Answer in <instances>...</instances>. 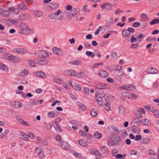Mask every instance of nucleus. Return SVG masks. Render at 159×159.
I'll list each match as a JSON object with an SVG mask.
<instances>
[{"mask_svg":"<svg viewBox=\"0 0 159 159\" xmlns=\"http://www.w3.org/2000/svg\"><path fill=\"white\" fill-rule=\"evenodd\" d=\"M59 4L56 2H51L48 6L49 10L55 9L57 8L59 6Z\"/></svg>","mask_w":159,"mask_h":159,"instance_id":"6","label":"nucleus"},{"mask_svg":"<svg viewBox=\"0 0 159 159\" xmlns=\"http://www.w3.org/2000/svg\"><path fill=\"white\" fill-rule=\"evenodd\" d=\"M142 125H147L148 126H151V121L147 119H142L140 121Z\"/></svg>","mask_w":159,"mask_h":159,"instance_id":"5","label":"nucleus"},{"mask_svg":"<svg viewBox=\"0 0 159 159\" xmlns=\"http://www.w3.org/2000/svg\"><path fill=\"white\" fill-rule=\"evenodd\" d=\"M35 61L37 64L41 65H45L47 63V60L45 59H43L42 60L36 59L35 60Z\"/></svg>","mask_w":159,"mask_h":159,"instance_id":"12","label":"nucleus"},{"mask_svg":"<svg viewBox=\"0 0 159 159\" xmlns=\"http://www.w3.org/2000/svg\"><path fill=\"white\" fill-rule=\"evenodd\" d=\"M140 23L138 22H136L133 24V26L135 27H137L140 26Z\"/></svg>","mask_w":159,"mask_h":159,"instance_id":"64","label":"nucleus"},{"mask_svg":"<svg viewBox=\"0 0 159 159\" xmlns=\"http://www.w3.org/2000/svg\"><path fill=\"white\" fill-rule=\"evenodd\" d=\"M36 73L37 76L41 78L44 79L46 77L45 74L42 71H37Z\"/></svg>","mask_w":159,"mask_h":159,"instance_id":"19","label":"nucleus"},{"mask_svg":"<svg viewBox=\"0 0 159 159\" xmlns=\"http://www.w3.org/2000/svg\"><path fill=\"white\" fill-rule=\"evenodd\" d=\"M81 88L79 84H77L75 85V89L77 91H80Z\"/></svg>","mask_w":159,"mask_h":159,"instance_id":"63","label":"nucleus"},{"mask_svg":"<svg viewBox=\"0 0 159 159\" xmlns=\"http://www.w3.org/2000/svg\"><path fill=\"white\" fill-rule=\"evenodd\" d=\"M78 143L83 147H85L87 145V143L85 140L82 139H80L78 140Z\"/></svg>","mask_w":159,"mask_h":159,"instance_id":"23","label":"nucleus"},{"mask_svg":"<svg viewBox=\"0 0 159 159\" xmlns=\"http://www.w3.org/2000/svg\"><path fill=\"white\" fill-rule=\"evenodd\" d=\"M150 139L148 138L143 139L142 140V143L143 144H148L151 141Z\"/></svg>","mask_w":159,"mask_h":159,"instance_id":"32","label":"nucleus"},{"mask_svg":"<svg viewBox=\"0 0 159 159\" xmlns=\"http://www.w3.org/2000/svg\"><path fill=\"white\" fill-rule=\"evenodd\" d=\"M147 71L148 73L152 74H155L158 72L157 70L155 68L153 67H150L147 68Z\"/></svg>","mask_w":159,"mask_h":159,"instance_id":"9","label":"nucleus"},{"mask_svg":"<svg viewBox=\"0 0 159 159\" xmlns=\"http://www.w3.org/2000/svg\"><path fill=\"white\" fill-rule=\"evenodd\" d=\"M61 140V137H60V140ZM60 147H61L62 148L67 149L69 148V146L68 143L64 141H61L60 140Z\"/></svg>","mask_w":159,"mask_h":159,"instance_id":"7","label":"nucleus"},{"mask_svg":"<svg viewBox=\"0 0 159 159\" xmlns=\"http://www.w3.org/2000/svg\"><path fill=\"white\" fill-rule=\"evenodd\" d=\"M5 57L6 59L12 60V59L14 57V56L11 54L7 53L5 55Z\"/></svg>","mask_w":159,"mask_h":159,"instance_id":"36","label":"nucleus"},{"mask_svg":"<svg viewBox=\"0 0 159 159\" xmlns=\"http://www.w3.org/2000/svg\"><path fill=\"white\" fill-rule=\"evenodd\" d=\"M82 62L80 60H76L75 61H70L69 62V63L71 65H80Z\"/></svg>","mask_w":159,"mask_h":159,"instance_id":"16","label":"nucleus"},{"mask_svg":"<svg viewBox=\"0 0 159 159\" xmlns=\"http://www.w3.org/2000/svg\"><path fill=\"white\" fill-rule=\"evenodd\" d=\"M39 102V101L36 99H33L30 101V103L33 105H37Z\"/></svg>","mask_w":159,"mask_h":159,"instance_id":"46","label":"nucleus"},{"mask_svg":"<svg viewBox=\"0 0 159 159\" xmlns=\"http://www.w3.org/2000/svg\"><path fill=\"white\" fill-rule=\"evenodd\" d=\"M135 115L138 118H141L142 116V114L141 113V112L139 111V110H137L136 111Z\"/></svg>","mask_w":159,"mask_h":159,"instance_id":"31","label":"nucleus"},{"mask_svg":"<svg viewBox=\"0 0 159 159\" xmlns=\"http://www.w3.org/2000/svg\"><path fill=\"white\" fill-rule=\"evenodd\" d=\"M53 52L56 54H59L60 52V49L58 48L54 47L53 49Z\"/></svg>","mask_w":159,"mask_h":159,"instance_id":"47","label":"nucleus"},{"mask_svg":"<svg viewBox=\"0 0 159 159\" xmlns=\"http://www.w3.org/2000/svg\"><path fill=\"white\" fill-rule=\"evenodd\" d=\"M99 75L101 77L104 78L107 76L108 75L107 72L104 70L99 71L98 72Z\"/></svg>","mask_w":159,"mask_h":159,"instance_id":"15","label":"nucleus"},{"mask_svg":"<svg viewBox=\"0 0 159 159\" xmlns=\"http://www.w3.org/2000/svg\"><path fill=\"white\" fill-rule=\"evenodd\" d=\"M60 118H58L55 120L53 126L57 131L60 130Z\"/></svg>","mask_w":159,"mask_h":159,"instance_id":"4","label":"nucleus"},{"mask_svg":"<svg viewBox=\"0 0 159 159\" xmlns=\"http://www.w3.org/2000/svg\"><path fill=\"white\" fill-rule=\"evenodd\" d=\"M74 16L73 13L68 12L67 15V19L68 20H70Z\"/></svg>","mask_w":159,"mask_h":159,"instance_id":"41","label":"nucleus"},{"mask_svg":"<svg viewBox=\"0 0 159 159\" xmlns=\"http://www.w3.org/2000/svg\"><path fill=\"white\" fill-rule=\"evenodd\" d=\"M12 60H13L14 61L15 63H18L20 61V58L18 57L14 56V57L12 59Z\"/></svg>","mask_w":159,"mask_h":159,"instance_id":"58","label":"nucleus"},{"mask_svg":"<svg viewBox=\"0 0 159 159\" xmlns=\"http://www.w3.org/2000/svg\"><path fill=\"white\" fill-rule=\"evenodd\" d=\"M122 34L123 38H126L128 37L130 34L127 29L124 30L122 32Z\"/></svg>","mask_w":159,"mask_h":159,"instance_id":"18","label":"nucleus"},{"mask_svg":"<svg viewBox=\"0 0 159 159\" xmlns=\"http://www.w3.org/2000/svg\"><path fill=\"white\" fill-rule=\"evenodd\" d=\"M112 5L109 3H106V8L107 10H110L111 8Z\"/></svg>","mask_w":159,"mask_h":159,"instance_id":"59","label":"nucleus"},{"mask_svg":"<svg viewBox=\"0 0 159 159\" xmlns=\"http://www.w3.org/2000/svg\"><path fill=\"white\" fill-rule=\"evenodd\" d=\"M145 34H141L139 35L138 38L139 39V42H140L145 37Z\"/></svg>","mask_w":159,"mask_h":159,"instance_id":"51","label":"nucleus"},{"mask_svg":"<svg viewBox=\"0 0 159 159\" xmlns=\"http://www.w3.org/2000/svg\"><path fill=\"white\" fill-rule=\"evenodd\" d=\"M142 139V137L141 135H136L135 136L134 140L135 141H139L140 140H141Z\"/></svg>","mask_w":159,"mask_h":159,"instance_id":"56","label":"nucleus"},{"mask_svg":"<svg viewBox=\"0 0 159 159\" xmlns=\"http://www.w3.org/2000/svg\"><path fill=\"white\" fill-rule=\"evenodd\" d=\"M34 14L37 17H40L42 15V12L39 11H35L34 12Z\"/></svg>","mask_w":159,"mask_h":159,"instance_id":"49","label":"nucleus"},{"mask_svg":"<svg viewBox=\"0 0 159 159\" xmlns=\"http://www.w3.org/2000/svg\"><path fill=\"white\" fill-rule=\"evenodd\" d=\"M98 114V110L96 109H93L90 111V115L93 117L96 116Z\"/></svg>","mask_w":159,"mask_h":159,"instance_id":"27","label":"nucleus"},{"mask_svg":"<svg viewBox=\"0 0 159 159\" xmlns=\"http://www.w3.org/2000/svg\"><path fill=\"white\" fill-rule=\"evenodd\" d=\"M153 113L155 116L159 118V111L155 110L153 112Z\"/></svg>","mask_w":159,"mask_h":159,"instance_id":"52","label":"nucleus"},{"mask_svg":"<svg viewBox=\"0 0 159 159\" xmlns=\"http://www.w3.org/2000/svg\"><path fill=\"white\" fill-rule=\"evenodd\" d=\"M16 119L18 120V121H19V123H20V124H21L27 126H29V124L28 122L24 121L22 119L20 118L19 116H16Z\"/></svg>","mask_w":159,"mask_h":159,"instance_id":"10","label":"nucleus"},{"mask_svg":"<svg viewBox=\"0 0 159 159\" xmlns=\"http://www.w3.org/2000/svg\"><path fill=\"white\" fill-rule=\"evenodd\" d=\"M145 109L151 112H153L155 110L154 109L153 107H151L149 106L146 105L145 106Z\"/></svg>","mask_w":159,"mask_h":159,"instance_id":"48","label":"nucleus"},{"mask_svg":"<svg viewBox=\"0 0 159 159\" xmlns=\"http://www.w3.org/2000/svg\"><path fill=\"white\" fill-rule=\"evenodd\" d=\"M17 7L19 9L23 10H25L27 9L26 6L21 4H18Z\"/></svg>","mask_w":159,"mask_h":159,"instance_id":"39","label":"nucleus"},{"mask_svg":"<svg viewBox=\"0 0 159 159\" xmlns=\"http://www.w3.org/2000/svg\"><path fill=\"white\" fill-rule=\"evenodd\" d=\"M91 153L92 154L96 156H100V153L98 150L95 149H93L91 150Z\"/></svg>","mask_w":159,"mask_h":159,"instance_id":"28","label":"nucleus"},{"mask_svg":"<svg viewBox=\"0 0 159 159\" xmlns=\"http://www.w3.org/2000/svg\"><path fill=\"white\" fill-rule=\"evenodd\" d=\"M141 20L143 21L147 22L149 20L147 15L145 13H144L142 14L141 15Z\"/></svg>","mask_w":159,"mask_h":159,"instance_id":"21","label":"nucleus"},{"mask_svg":"<svg viewBox=\"0 0 159 159\" xmlns=\"http://www.w3.org/2000/svg\"><path fill=\"white\" fill-rule=\"evenodd\" d=\"M0 69L5 71L8 69V68L6 66L1 63H0Z\"/></svg>","mask_w":159,"mask_h":159,"instance_id":"43","label":"nucleus"},{"mask_svg":"<svg viewBox=\"0 0 159 159\" xmlns=\"http://www.w3.org/2000/svg\"><path fill=\"white\" fill-rule=\"evenodd\" d=\"M20 134H21V139L25 141H28L29 140V138L28 137L27 135H26L24 133L22 132H20Z\"/></svg>","mask_w":159,"mask_h":159,"instance_id":"22","label":"nucleus"},{"mask_svg":"<svg viewBox=\"0 0 159 159\" xmlns=\"http://www.w3.org/2000/svg\"><path fill=\"white\" fill-rule=\"evenodd\" d=\"M158 23H159V19L155 18L150 21L149 24L150 25H152Z\"/></svg>","mask_w":159,"mask_h":159,"instance_id":"34","label":"nucleus"},{"mask_svg":"<svg viewBox=\"0 0 159 159\" xmlns=\"http://www.w3.org/2000/svg\"><path fill=\"white\" fill-rule=\"evenodd\" d=\"M111 128L115 132V133L118 134L119 133V130L116 127L112 126H111Z\"/></svg>","mask_w":159,"mask_h":159,"instance_id":"57","label":"nucleus"},{"mask_svg":"<svg viewBox=\"0 0 159 159\" xmlns=\"http://www.w3.org/2000/svg\"><path fill=\"white\" fill-rule=\"evenodd\" d=\"M82 10L85 12H90V10L87 8V6L86 5L83 6Z\"/></svg>","mask_w":159,"mask_h":159,"instance_id":"54","label":"nucleus"},{"mask_svg":"<svg viewBox=\"0 0 159 159\" xmlns=\"http://www.w3.org/2000/svg\"><path fill=\"white\" fill-rule=\"evenodd\" d=\"M9 10L12 11L13 14L16 15L19 12V10L18 8H14L13 7H9Z\"/></svg>","mask_w":159,"mask_h":159,"instance_id":"20","label":"nucleus"},{"mask_svg":"<svg viewBox=\"0 0 159 159\" xmlns=\"http://www.w3.org/2000/svg\"><path fill=\"white\" fill-rule=\"evenodd\" d=\"M80 9L79 8H73L71 11V13H73V15L75 16L76 15L80 12Z\"/></svg>","mask_w":159,"mask_h":159,"instance_id":"33","label":"nucleus"},{"mask_svg":"<svg viewBox=\"0 0 159 159\" xmlns=\"http://www.w3.org/2000/svg\"><path fill=\"white\" fill-rule=\"evenodd\" d=\"M128 97L130 98L135 99L137 98V96L135 94H132V93H130Z\"/></svg>","mask_w":159,"mask_h":159,"instance_id":"53","label":"nucleus"},{"mask_svg":"<svg viewBox=\"0 0 159 159\" xmlns=\"http://www.w3.org/2000/svg\"><path fill=\"white\" fill-rule=\"evenodd\" d=\"M20 18L22 20H27L30 18V16L28 14H23L20 15Z\"/></svg>","mask_w":159,"mask_h":159,"instance_id":"14","label":"nucleus"},{"mask_svg":"<svg viewBox=\"0 0 159 159\" xmlns=\"http://www.w3.org/2000/svg\"><path fill=\"white\" fill-rule=\"evenodd\" d=\"M100 149L101 152L103 154L107 153L108 152V150L106 146H101L100 148Z\"/></svg>","mask_w":159,"mask_h":159,"instance_id":"26","label":"nucleus"},{"mask_svg":"<svg viewBox=\"0 0 159 159\" xmlns=\"http://www.w3.org/2000/svg\"><path fill=\"white\" fill-rule=\"evenodd\" d=\"M42 149L40 147H38L36 148L35 151V152L37 155H39L42 152Z\"/></svg>","mask_w":159,"mask_h":159,"instance_id":"40","label":"nucleus"},{"mask_svg":"<svg viewBox=\"0 0 159 159\" xmlns=\"http://www.w3.org/2000/svg\"><path fill=\"white\" fill-rule=\"evenodd\" d=\"M38 54L40 57L45 58L48 56L47 52L44 51H40L39 52Z\"/></svg>","mask_w":159,"mask_h":159,"instance_id":"13","label":"nucleus"},{"mask_svg":"<svg viewBox=\"0 0 159 159\" xmlns=\"http://www.w3.org/2000/svg\"><path fill=\"white\" fill-rule=\"evenodd\" d=\"M57 112V111H50L48 113V117L50 118H52L53 117L55 116H57L56 115V113Z\"/></svg>","mask_w":159,"mask_h":159,"instance_id":"37","label":"nucleus"},{"mask_svg":"<svg viewBox=\"0 0 159 159\" xmlns=\"http://www.w3.org/2000/svg\"><path fill=\"white\" fill-rule=\"evenodd\" d=\"M96 89H105L107 88V86L106 85L103 83H99L96 84L95 86Z\"/></svg>","mask_w":159,"mask_h":159,"instance_id":"11","label":"nucleus"},{"mask_svg":"<svg viewBox=\"0 0 159 159\" xmlns=\"http://www.w3.org/2000/svg\"><path fill=\"white\" fill-rule=\"evenodd\" d=\"M20 48H14L12 49V52L15 53H17L19 54V52L20 51Z\"/></svg>","mask_w":159,"mask_h":159,"instance_id":"50","label":"nucleus"},{"mask_svg":"<svg viewBox=\"0 0 159 159\" xmlns=\"http://www.w3.org/2000/svg\"><path fill=\"white\" fill-rule=\"evenodd\" d=\"M85 54L88 56L91 57L92 58H93L94 56V54H93L92 52L89 51H86Z\"/></svg>","mask_w":159,"mask_h":159,"instance_id":"45","label":"nucleus"},{"mask_svg":"<svg viewBox=\"0 0 159 159\" xmlns=\"http://www.w3.org/2000/svg\"><path fill=\"white\" fill-rule=\"evenodd\" d=\"M0 13L3 15L5 16H8L10 15V12L8 11H5L4 10H0Z\"/></svg>","mask_w":159,"mask_h":159,"instance_id":"25","label":"nucleus"},{"mask_svg":"<svg viewBox=\"0 0 159 159\" xmlns=\"http://www.w3.org/2000/svg\"><path fill=\"white\" fill-rule=\"evenodd\" d=\"M123 11L121 10L120 8H117L116 9L115 12V15H118L119 13H122Z\"/></svg>","mask_w":159,"mask_h":159,"instance_id":"62","label":"nucleus"},{"mask_svg":"<svg viewBox=\"0 0 159 159\" xmlns=\"http://www.w3.org/2000/svg\"><path fill=\"white\" fill-rule=\"evenodd\" d=\"M105 105L107 106V105H110L109 102L110 101V100L107 97L105 98Z\"/></svg>","mask_w":159,"mask_h":159,"instance_id":"60","label":"nucleus"},{"mask_svg":"<svg viewBox=\"0 0 159 159\" xmlns=\"http://www.w3.org/2000/svg\"><path fill=\"white\" fill-rule=\"evenodd\" d=\"M44 126L46 129H51L52 127V125L51 124H45L44 125Z\"/></svg>","mask_w":159,"mask_h":159,"instance_id":"55","label":"nucleus"},{"mask_svg":"<svg viewBox=\"0 0 159 159\" xmlns=\"http://www.w3.org/2000/svg\"><path fill=\"white\" fill-rule=\"evenodd\" d=\"M113 19L112 18H111L108 19L105 24V26L108 27L110 25V24L113 22Z\"/></svg>","mask_w":159,"mask_h":159,"instance_id":"30","label":"nucleus"},{"mask_svg":"<svg viewBox=\"0 0 159 159\" xmlns=\"http://www.w3.org/2000/svg\"><path fill=\"white\" fill-rule=\"evenodd\" d=\"M12 104L14 105V107L16 108H19L21 107V104L20 102L17 101H14L12 103Z\"/></svg>","mask_w":159,"mask_h":159,"instance_id":"24","label":"nucleus"},{"mask_svg":"<svg viewBox=\"0 0 159 159\" xmlns=\"http://www.w3.org/2000/svg\"><path fill=\"white\" fill-rule=\"evenodd\" d=\"M139 122H140V121L138 118L134 119L132 121V123L135 125H138Z\"/></svg>","mask_w":159,"mask_h":159,"instance_id":"42","label":"nucleus"},{"mask_svg":"<svg viewBox=\"0 0 159 159\" xmlns=\"http://www.w3.org/2000/svg\"><path fill=\"white\" fill-rule=\"evenodd\" d=\"M20 33L25 35L29 34L30 33V31L28 26L25 23H22L20 25Z\"/></svg>","mask_w":159,"mask_h":159,"instance_id":"1","label":"nucleus"},{"mask_svg":"<svg viewBox=\"0 0 159 159\" xmlns=\"http://www.w3.org/2000/svg\"><path fill=\"white\" fill-rule=\"evenodd\" d=\"M93 137V135L86 132L85 134V136L84 137L88 140H89L90 139H92Z\"/></svg>","mask_w":159,"mask_h":159,"instance_id":"38","label":"nucleus"},{"mask_svg":"<svg viewBox=\"0 0 159 159\" xmlns=\"http://www.w3.org/2000/svg\"><path fill=\"white\" fill-rule=\"evenodd\" d=\"M20 50L19 54H25L27 52L26 50L23 48H20Z\"/></svg>","mask_w":159,"mask_h":159,"instance_id":"44","label":"nucleus"},{"mask_svg":"<svg viewBox=\"0 0 159 159\" xmlns=\"http://www.w3.org/2000/svg\"><path fill=\"white\" fill-rule=\"evenodd\" d=\"M94 135L96 136V138L97 139H99L101 138V134L98 132H96L94 134Z\"/></svg>","mask_w":159,"mask_h":159,"instance_id":"61","label":"nucleus"},{"mask_svg":"<svg viewBox=\"0 0 159 159\" xmlns=\"http://www.w3.org/2000/svg\"><path fill=\"white\" fill-rule=\"evenodd\" d=\"M76 72L72 69L67 70L65 71V74L67 75L74 76L76 75Z\"/></svg>","mask_w":159,"mask_h":159,"instance_id":"8","label":"nucleus"},{"mask_svg":"<svg viewBox=\"0 0 159 159\" xmlns=\"http://www.w3.org/2000/svg\"><path fill=\"white\" fill-rule=\"evenodd\" d=\"M20 73L21 74V75H22V76H26L29 74V72L28 70L25 69L22 70L21 71Z\"/></svg>","mask_w":159,"mask_h":159,"instance_id":"35","label":"nucleus"},{"mask_svg":"<svg viewBox=\"0 0 159 159\" xmlns=\"http://www.w3.org/2000/svg\"><path fill=\"white\" fill-rule=\"evenodd\" d=\"M135 89L134 86L132 84H125V90L132 91Z\"/></svg>","mask_w":159,"mask_h":159,"instance_id":"17","label":"nucleus"},{"mask_svg":"<svg viewBox=\"0 0 159 159\" xmlns=\"http://www.w3.org/2000/svg\"><path fill=\"white\" fill-rule=\"evenodd\" d=\"M125 112V110L124 107L120 105L119 107V113L122 115H124Z\"/></svg>","mask_w":159,"mask_h":159,"instance_id":"29","label":"nucleus"},{"mask_svg":"<svg viewBox=\"0 0 159 159\" xmlns=\"http://www.w3.org/2000/svg\"><path fill=\"white\" fill-rule=\"evenodd\" d=\"M110 139L111 141H113L115 145H118L121 142L120 138L118 135H111L110 138Z\"/></svg>","mask_w":159,"mask_h":159,"instance_id":"2","label":"nucleus"},{"mask_svg":"<svg viewBox=\"0 0 159 159\" xmlns=\"http://www.w3.org/2000/svg\"><path fill=\"white\" fill-rule=\"evenodd\" d=\"M60 14V10H58L56 12L52 13L49 15V17L51 19L58 20L60 18L59 16Z\"/></svg>","mask_w":159,"mask_h":159,"instance_id":"3","label":"nucleus"}]
</instances>
